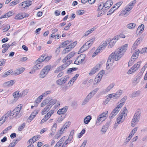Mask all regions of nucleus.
<instances>
[{
	"mask_svg": "<svg viewBox=\"0 0 147 147\" xmlns=\"http://www.w3.org/2000/svg\"><path fill=\"white\" fill-rule=\"evenodd\" d=\"M127 46V44L124 45L113 52L110 55L107 63L106 68L109 69L112 66L115 61H118L120 59L126 52Z\"/></svg>",
	"mask_w": 147,
	"mask_h": 147,
	"instance_id": "f257e3e1",
	"label": "nucleus"
},
{
	"mask_svg": "<svg viewBox=\"0 0 147 147\" xmlns=\"http://www.w3.org/2000/svg\"><path fill=\"white\" fill-rule=\"evenodd\" d=\"M22 107V104L18 105L12 111V116L17 118H19L21 117V113H20V112Z\"/></svg>",
	"mask_w": 147,
	"mask_h": 147,
	"instance_id": "f03ea898",
	"label": "nucleus"
},
{
	"mask_svg": "<svg viewBox=\"0 0 147 147\" xmlns=\"http://www.w3.org/2000/svg\"><path fill=\"white\" fill-rule=\"evenodd\" d=\"M51 68L50 65H48L46 66L40 71L39 74L40 78H43L48 74Z\"/></svg>",
	"mask_w": 147,
	"mask_h": 147,
	"instance_id": "7ed1b4c3",
	"label": "nucleus"
},
{
	"mask_svg": "<svg viewBox=\"0 0 147 147\" xmlns=\"http://www.w3.org/2000/svg\"><path fill=\"white\" fill-rule=\"evenodd\" d=\"M48 101V104L51 108L56 103L57 104L55 105V107L57 108L59 107L60 105V102L59 101H57V100L56 99H53L51 97H48L47 98Z\"/></svg>",
	"mask_w": 147,
	"mask_h": 147,
	"instance_id": "20e7f679",
	"label": "nucleus"
},
{
	"mask_svg": "<svg viewBox=\"0 0 147 147\" xmlns=\"http://www.w3.org/2000/svg\"><path fill=\"white\" fill-rule=\"evenodd\" d=\"M142 63L141 61H138L136 64H135L130 68L127 72V74H130L137 70L140 67V64Z\"/></svg>",
	"mask_w": 147,
	"mask_h": 147,
	"instance_id": "39448f33",
	"label": "nucleus"
},
{
	"mask_svg": "<svg viewBox=\"0 0 147 147\" xmlns=\"http://www.w3.org/2000/svg\"><path fill=\"white\" fill-rule=\"evenodd\" d=\"M120 107H117L115 108L111 113L109 116L110 118L111 119L114 117L118 113L120 109Z\"/></svg>",
	"mask_w": 147,
	"mask_h": 147,
	"instance_id": "423d86ee",
	"label": "nucleus"
},
{
	"mask_svg": "<svg viewBox=\"0 0 147 147\" xmlns=\"http://www.w3.org/2000/svg\"><path fill=\"white\" fill-rule=\"evenodd\" d=\"M125 119V116L119 114L118 115V117L117 119V122L115 123V125H118L119 124L123 122Z\"/></svg>",
	"mask_w": 147,
	"mask_h": 147,
	"instance_id": "0eeeda50",
	"label": "nucleus"
},
{
	"mask_svg": "<svg viewBox=\"0 0 147 147\" xmlns=\"http://www.w3.org/2000/svg\"><path fill=\"white\" fill-rule=\"evenodd\" d=\"M72 62V61L71 60L67 61L66 62V63H65L59 66V68L61 71H62L65 69L67 67L68 65H69Z\"/></svg>",
	"mask_w": 147,
	"mask_h": 147,
	"instance_id": "6e6552de",
	"label": "nucleus"
},
{
	"mask_svg": "<svg viewBox=\"0 0 147 147\" xmlns=\"http://www.w3.org/2000/svg\"><path fill=\"white\" fill-rule=\"evenodd\" d=\"M100 65L99 64L96 66L91 70L89 73V75L90 76L94 74L96 71L100 69Z\"/></svg>",
	"mask_w": 147,
	"mask_h": 147,
	"instance_id": "1a4fd4ad",
	"label": "nucleus"
},
{
	"mask_svg": "<svg viewBox=\"0 0 147 147\" xmlns=\"http://www.w3.org/2000/svg\"><path fill=\"white\" fill-rule=\"evenodd\" d=\"M48 58H49L48 60H49L50 59V57H45L44 55H42L37 60L36 62V63H40L44 61L45 59H47Z\"/></svg>",
	"mask_w": 147,
	"mask_h": 147,
	"instance_id": "9d476101",
	"label": "nucleus"
},
{
	"mask_svg": "<svg viewBox=\"0 0 147 147\" xmlns=\"http://www.w3.org/2000/svg\"><path fill=\"white\" fill-rule=\"evenodd\" d=\"M113 3L111 0H108L105 3H104V6L105 10L109 9L113 5Z\"/></svg>",
	"mask_w": 147,
	"mask_h": 147,
	"instance_id": "9b49d317",
	"label": "nucleus"
},
{
	"mask_svg": "<svg viewBox=\"0 0 147 147\" xmlns=\"http://www.w3.org/2000/svg\"><path fill=\"white\" fill-rule=\"evenodd\" d=\"M68 109L67 106L59 110L57 112V113L59 115H62V114H65V113L67 111Z\"/></svg>",
	"mask_w": 147,
	"mask_h": 147,
	"instance_id": "f8f14e48",
	"label": "nucleus"
},
{
	"mask_svg": "<svg viewBox=\"0 0 147 147\" xmlns=\"http://www.w3.org/2000/svg\"><path fill=\"white\" fill-rule=\"evenodd\" d=\"M75 54V53L74 52H71L64 59L63 62H66L67 60L73 57Z\"/></svg>",
	"mask_w": 147,
	"mask_h": 147,
	"instance_id": "ddd939ff",
	"label": "nucleus"
},
{
	"mask_svg": "<svg viewBox=\"0 0 147 147\" xmlns=\"http://www.w3.org/2000/svg\"><path fill=\"white\" fill-rule=\"evenodd\" d=\"M66 117V114L61 115L57 119V123H60Z\"/></svg>",
	"mask_w": 147,
	"mask_h": 147,
	"instance_id": "4468645a",
	"label": "nucleus"
},
{
	"mask_svg": "<svg viewBox=\"0 0 147 147\" xmlns=\"http://www.w3.org/2000/svg\"><path fill=\"white\" fill-rule=\"evenodd\" d=\"M71 42V40H66L65 42H63L61 45V47H69V44Z\"/></svg>",
	"mask_w": 147,
	"mask_h": 147,
	"instance_id": "2eb2a0df",
	"label": "nucleus"
},
{
	"mask_svg": "<svg viewBox=\"0 0 147 147\" xmlns=\"http://www.w3.org/2000/svg\"><path fill=\"white\" fill-rule=\"evenodd\" d=\"M139 120L140 119H138V118L134 117V116L131 121V126H135L136 123H138L139 121Z\"/></svg>",
	"mask_w": 147,
	"mask_h": 147,
	"instance_id": "dca6fc26",
	"label": "nucleus"
},
{
	"mask_svg": "<svg viewBox=\"0 0 147 147\" xmlns=\"http://www.w3.org/2000/svg\"><path fill=\"white\" fill-rule=\"evenodd\" d=\"M108 111L102 113L99 115V116L100 117V119H104V120H105L106 117H107L108 115Z\"/></svg>",
	"mask_w": 147,
	"mask_h": 147,
	"instance_id": "f3484780",
	"label": "nucleus"
},
{
	"mask_svg": "<svg viewBox=\"0 0 147 147\" xmlns=\"http://www.w3.org/2000/svg\"><path fill=\"white\" fill-rule=\"evenodd\" d=\"M127 96H124L120 100V103L117 106L120 107V108H121L124 105V103L125 101L127 100Z\"/></svg>",
	"mask_w": 147,
	"mask_h": 147,
	"instance_id": "a211bd4d",
	"label": "nucleus"
},
{
	"mask_svg": "<svg viewBox=\"0 0 147 147\" xmlns=\"http://www.w3.org/2000/svg\"><path fill=\"white\" fill-rule=\"evenodd\" d=\"M130 13L127 10H126L125 8L124 10H122L119 16H124L125 17H126Z\"/></svg>",
	"mask_w": 147,
	"mask_h": 147,
	"instance_id": "6ab92c4d",
	"label": "nucleus"
},
{
	"mask_svg": "<svg viewBox=\"0 0 147 147\" xmlns=\"http://www.w3.org/2000/svg\"><path fill=\"white\" fill-rule=\"evenodd\" d=\"M16 82L15 80H13L8 81L6 82H5L4 84L6 86H12Z\"/></svg>",
	"mask_w": 147,
	"mask_h": 147,
	"instance_id": "aec40b11",
	"label": "nucleus"
},
{
	"mask_svg": "<svg viewBox=\"0 0 147 147\" xmlns=\"http://www.w3.org/2000/svg\"><path fill=\"white\" fill-rule=\"evenodd\" d=\"M25 14H18L15 17V19L17 20L22 19L26 16L24 15Z\"/></svg>",
	"mask_w": 147,
	"mask_h": 147,
	"instance_id": "412c9836",
	"label": "nucleus"
},
{
	"mask_svg": "<svg viewBox=\"0 0 147 147\" xmlns=\"http://www.w3.org/2000/svg\"><path fill=\"white\" fill-rule=\"evenodd\" d=\"M12 113L11 111H7V113L5 114L3 116H2L1 118H4L5 119L7 120L8 117L10 115L12 116Z\"/></svg>",
	"mask_w": 147,
	"mask_h": 147,
	"instance_id": "4be33fe9",
	"label": "nucleus"
},
{
	"mask_svg": "<svg viewBox=\"0 0 147 147\" xmlns=\"http://www.w3.org/2000/svg\"><path fill=\"white\" fill-rule=\"evenodd\" d=\"M54 113V111L53 110H51L49 111L46 115H45V117H46L47 119H48L51 117Z\"/></svg>",
	"mask_w": 147,
	"mask_h": 147,
	"instance_id": "5701e85b",
	"label": "nucleus"
},
{
	"mask_svg": "<svg viewBox=\"0 0 147 147\" xmlns=\"http://www.w3.org/2000/svg\"><path fill=\"white\" fill-rule=\"evenodd\" d=\"M51 108L48 105L42 111V115L45 114L46 112H48Z\"/></svg>",
	"mask_w": 147,
	"mask_h": 147,
	"instance_id": "b1692460",
	"label": "nucleus"
},
{
	"mask_svg": "<svg viewBox=\"0 0 147 147\" xmlns=\"http://www.w3.org/2000/svg\"><path fill=\"white\" fill-rule=\"evenodd\" d=\"M143 74V73L140 72L138 74V75L136 76V79L134 80V82H136V84L138 83L139 82V81H138V80L140 78V77L142 76Z\"/></svg>",
	"mask_w": 147,
	"mask_h": 147,
	"instance_id": "393cba45",
	"label": "nucleus"
},
{
	"mask_svg": "<svg viewBox=\"0 0 147 147\" xmlns=\"http://www.w3.org/2000/svg\"><path fill=\"white\" fill-rule=\"evenodd\" d=\"M40 63H37V64L34 66L33 69L34 70H37L40 69L42 67V65Z\"/></svg>",
	"mask_w": 147,
	"mask_h": 147,
	"instance_id": "a878e982",
	"label": "nucleus"
},
{
	"mask_svg": "<svg viewBox=\"0 0 147 147\" xmlns=\"http://www.w3.org/2000/svg\"><path fill=\"white\" fill-rule=\"evenodd\" d=\"M95 40V38H93L86 42V44L88 45V47H90L93 43Z\"/></svg>",
	"mask_w": 147,
	"mask_h": 147,
	"instance_id": "bb28decb",
	"label": "nucleus"
},
{
	"mask_svg": "<svg viewBox=\"0 0 147 147\" xmlns=\"http://www.w3.org/2000/svg\"><path fill=\"white\" fill-rule=\"evenodd\" d=\"M144 25L143 24H141L138 28L137 30L136 33L142 32L144 29Z\"/></svg>",
	"mask_w": 147,
	"mask_h": 147,
	"instance_id": "cd10ccee",
	"label": "nucleus"
},
{
	"mask_svg": "<svg viewBox=\"0 0 147 147\" xmlns=\"http://www.w3.org/2000/svg\"><path fill=\"white\" fill-rule=\"evenodd\" d=\"M71 42L69 44V47L70 48V49H71L73 48H74L77 45V41H75L74 42H73L72 40H71Z\"/></svg>",
	"mask_w": 147,
	"mask_h": 147,
	"instance_id": "c85d7f7f",
	"label": "nucleus"
},
{
	"mask_svg": "<svg viewBox=\"0 0 147 147\" xmlns=\"http://www.w3.org/2000/svg\"><path fill=\"white\" fill-rule=\"evenodd\" d=\"M91 117L90 115H88L84 119V122L85 123L87 124L91 119Z\"/></svg>",
	"mask_w": 147,
	"mask_h": 147,
	"instance_id": "c756f323",
	"label": "nucleus"
},
{
	"mask_svg": "<svg viewBox=\"0 0 147 147\" xmlns=\"http://www.w3.org/2000/svg\"><path fill=\"white\" fill-rule=\"evenodd\" d=\"M13 72V70L12 69H10L7 71L5 72L4 74L3 75L2 77L3 78H5L7 77V76Z\"/></svg>",
	"mask_w": 147,
	"mask_h": 147,
	"instance_id": "7c9ffc66",
	"label": "nucleus"
},
{
	"mask_svg": "<svg viewBox=\"0 0 147 147\" xmlns=\"http://www.w3.org/2000/svg\"><path fill=\"white\" fill-rule=\"evenodd\" d=\"M86 57V55L84 54H82L78 56L77 58V59H79V61H80L82 62L84 61Z\"/></svg>",
	"mask_w": 147,
	"mask_h": 147,
	"instance_id": "2f4dec72",
	"label": "nucleus"
},
{
	"mask_svg": "<svg viewBox=\"0 0 147 147\" xmlns=\"http://www.w3.org/2000/svg\"><path fill=\"white\" fill-rule=\"evenodd\" d=\"M38 140V136H34L32 138L30 139L28 141V142L29 143H30V142H32V143H34L36 141Z\"/></svg>",
	"mask_w": 147,
	"mask_h": 147,
	"instance_id": "473e14b6",
	"label": "nucleus"
},
{
	"mask_svg": "<svg viewBox=\"0 0 147 147\" xmlns=\"http://www.w3.org/2000/svg\"><path fill=\"white\" fill-rule=\"evenodd\" d=\"M85 45L86 44L84 45L80 49V50L78 52V54H80L82 53L84 51H85V50H86L87 49H88L89 48L88 47H86L85 48V49H84Z\"/></svg>",
	"mask_w": 147,
	"mask_h": 147,
	"instance_id": "72a5a7b5",
	"label": "nucleus"
},
{
	"mask_svg": "<svg viewBox=\"0 0 147 147\" xmlns=\"http://www.w3.org/2000/svg\"><path fill=\"white\" fill-rule=\"evenodd\" d=\"M136 24L135 23H131L128 24L127 25V27L129 29H133L135 28L136 26Z\"/></svg>",
	"mask_w": 147,
	"mask_h": 147,
	"instance_id": "f704fd0d",
	"label": "nucleus"
},
{
	"mask_svg": "<svg viewBox=\"0 0 147 147\" xmlns=\"http://www.w3.org/2000/svg\"><path fill=\"white\" fill-rule=\"evenodd\" d=\"M28 92V90L25 89L20 93V97H24Z\"/></svg>",
	"mask_w": 147,
	"mask_h": 147,
	"instance_id": "c9c22d12",
	"label": "nucleus"
},
{
	"mask_svg": "<svg viewBox=\"0 0 147 147\" xmlns=\"http://www.w3.org/2000/svg\"><path fill=\"white\" fill-rule=\"evenodd\" d=\"M101 78L99 76L97 75L94 80V84H95L96 82V84H97L100 81Z\"/></svg>",
	"mask_w": 147,
	"mask_h": 147,
	"instance_id": "e433bc0d",
	"label": "nucleus"
},
{
	"mask_svg": "<svg viewBox=\"0 0 147 147\" xmlns=\"http://www.w3.org/2000/svg\"><path fill=\"white\" fill-rule=\"evenodd\" d=\"M13 95L14 98H18L20 97V93H19V91H17L14 92L13 94Z\"/></svg>",
	"mask_w": 147,
	"mask_h": 147,
	"instance_id": "4c0bfd02",
	"label": "nucleus"
},
{
	"mask_svg": "<svg viewBox=\"0 0 147 147\" xmlns=\"http://www.w3.org/2000/svg\"><path fill=\"white\" fill-rule=\"evenodd\" d=\"M116 41H114L113 40L111 39L109 42V47L110 48H111L116 43Z\"/></svg>",
	"mask_w": 147,
	"mask_h": 147,
	"instance_id": "58836bf2",
	"label": "nucleus"
},
{
	"mask_svg": "<svg viewBox=\"0 0 147 147\" xmlns=\"http://www.w3.org/2000/svg\"><path fill=\"white\" fill-rule=\"evenodd\" d=\"M108 128V125H105L102 127L101 130V131L102 133L103 134H105L107 129Z\"/></svg>",
	"mask_w": 147,
	"mask_h": 147,
	"instance_id": "ea45409f",
	"label": "nucleus"
},
{
	"mask_svg": "<svg viewBox=\"0 0 147 147\" xmlns=\"http://www.w3.org/2000/svg\"><path fill=\"white\" fill-rule=\"evenodd\" d=\"M140 93V91L139 90L134 92L132 94V97H136L138 96Z\"/></svg>",
	"mask_w": 147,
	"mask_h": 147,
	"instance_id": "a19ab883",
	"label": "nucleus"
},
{
	"mask_svg": "<svg viewBox=\"0 0 147 147\" xmlns=\"http://www.w3.org/2000/svg\"><path fill=\"white\" fill-rule=\"evenodd\" d=\"M104 120V119H100V117L98 116L97 118L96 125H98L101 123Z\"/></svg>",
	"mask_w": 147,
	"mask_h": 147,
	"instance_id": "79ce46f5",
	"label": "nucleus"
},
{
	"mask_svg": "<svg viewBox=\"0 0 147 147\" xmlns=\"http://www.w3.org/2000/svg\"><path fill=\"white\" fill-rule=\"evenodd\" d=\"M127 110L126 107H124L123 109L122 112L120 114L125 117L127 114Z\"/></svg>",
	"mask_w": 147,
	"mask_h": 147,
	"instance_id": "37998d69",
	"label": "nucleus"
},
{
	"mask_svg": "<svg viewBox=\"0 0 147 147\" xmlns=\"http://www.w3.org/2000/svg\"><path fill=\"white\" fill-rule=\"evenodd\" d=\"M140 52L139 50H136L135 51V52L133 54L132 56L133 57H136L137 58H138L139 54Z\"/></svg>",
	"mask_w": 147,
	"mask_h": 147,
	"instance_id": "c03bdc74",
	"label": "nucleus"
},
{
	"mask_svg": "<svg viewBox=\"0 0 147 147\" xmlns=\"http://www.w3.org/2000/svg\"><path fill=\"white\" fill-rule=\"evenodd\" d=\"M114 83L111 84L106 88V91L107 92H109L114 86Z\"/></svg>",
	"mask_w": 147,
	"mask_h": 147,
	"instance_id": "a18cd8bd",
	"label": "nucleus"
},
{
	"mask_svg": "<svg viewBox=\"0 0 147 147\" xmlns=\"http://www.w3.org/2000/svg\"><path fill=\"white\" fill-rule=\"evenodd\" d=\"M122 93V91L121 90H119L115 93L116 95V98H117L119 97L120 96V95H121Z\"/></svg>",
	"mask_w": 147,
	"mask_h": 147,
	"instance_id": "49530a36",
	"label": "nucleus"
},
{
	"mask_svg": "<svg viewBox=\"0 0 147 147\" xmlns=\"http://www.w3.org/2000/svg\"><path fill=\"white\" fill-rule=\"evenodd\" d=\"M48 99H47V98L43 100L41 104V107H42L45 106L47 104H48Z\"/></svg>",
	"mask_w": 147,
	"mask_h": 147,
	"instance_id": "de8ad7c7",
	"label": "nucleus"
},
{
	"mask_svg": "<svg viewBox=\"0 0 147 147\" xmlns=\"http://www.w3.org/2000/svg\"><path fill=\"white\" fill-rule=\"evenodd\" d=\"M107 42L105 41L99 47L102 50H103L107 45Z\"/></svg>",
	"mask_w": 147,
	"mask_h": 147,
	"instance_id": "09e8293b",
	"label": "nucleus"
},
{
	"mask_svg": "<svg viewBox=\"0 0 147 147\" xmlns=\"http://www.w3.org/2000/svg\"><path fill=\"white\" fill-rule=\"evenodd\" d=\"M85 12L83 10H78L76 12V14L78 15H81L84 14Z\"/></svg>",
	"mask_w": 147,
	"mask_h": 147,
	"instance_id": "8fccbe9b",
	"label": "nucleus"
},
{
	"mask_svg": "<svg viewBox=\"0 0 147 147\" xmlns=\"http://www.w3.org/2000/svg\"><path fill=\"white\" fill-rule=\"evenodd\" d=\"M134 116L140 119V112L139 111H136Z\"/></svg>",
	"mask_w": 147,
	"mask_h": 147,
	"instance_id": "3c124183",
	"label": "nucleus"
},
{
	"mask_svg": "<svg viewBox=\"0 0 147 147\" xmlns=\"http://www.w3.org/2000/svg\"><path fill=\"white\" fill-rule=\"evenodd\" d=\"M136 0H134L129 3L128 5H129V6H130L133 8L136 3Z\"/></svg>",
	"mask_w": 147,
	"mask_h": 147,
	"instance_id": "603ef678",
	"label": "nucleus"
},
{
	"mask_svg": "<svg viewBox=\"0 0 147 147\" xmlns=\"http://www.w3.org/2000/svg\"><path fill=\"white\" fill-rule=\"evenodd\" d=\"M56 83L58 85H61L64 83L63 82V80H62V78L57 80L56 81Z\"/></svg>",
	"mask_w": 147,
	"mask_h": 147,
	"instance_id": "864d4df0",
	"label": "nucleus"
},
{
	"mask_svg": "<svg viewBox=\"0 0 147 147\" xmlns=\"http://www.w3.org/2000/svg\"><path fill=\"white\" fill-rule=\"evenodd\" d=\"M25 125L26 124L25 123H24L20 125L18 128V130L19 131H21L24 128Z\"/></svg>",
	"mask_w": 147,
	"mask_h": 147,
	"instance_id": "5fc2aeb1",
	"label": "nucleus"
},
{
	"mask_svg": "<svg viewBox=\"0 0 147 147\" xmlns=\"http://www.w3.org/2000/svg\"><path fill=\"white\" fill-rule=\"evenodd\" d=\"M77 68L76 67H73L69 68L67 70V73H70L72 71L77 70Z\"/></svg>",
	"mask_w": 147,
	"mask_h": 147,
	"instance_id": "6e6d98bb",
	"label": "nucleus"
},
{
	"mask_svg": "<svg viewBox=\"0 0 147 147\" xmlns=\"http://www.w3.org/2000/svg\"><path fill=\"white\" fill-rule=\"evenodd\" d=\"M57 127V124L55 123L53 124L52 127V128L51 131L53 132V133H55L56 131V129Z\"/></svg>",
	"mask_w": 147,
	"mask_h": 147,
	"instance_id": "4d7b16f0",
	"label": "nucleus"
},
{
	"mask_svg": "<svg viewBox=\"0 0 147 147\" xmlns=\"http://www.w3.org/2000/svg\"><path fill=\"white\" fill-rule=\"evenodd\" d=\"M138 44V41H136L133 44L131 49L134 50L137 47Z\"/></svg>",
	"mask_w": 147,
	"mask_h": 147,
	"instance_id": "13d9d810",
	"label": "nucleus"
},
{
	"mask_svg": "<svg viewBox=\"0 0 147 147\" xmlns=\"http://www.w3.org/2000/svg\"><path fill=\"white\" fill-rule=\"evenodd\" d=\"M103 7L105 8L104 6V3H102V4H100L99 6L98 7V11H100L101 10Z\"/></svg>",
	"mask_w": 147,
	"mask_h": 147,
	"instance_id": "bf43d9fd",
	"label": "nucleus"
},
{
	"mask_svg": "<svg viewBox=\"0 0 147 147\" xmlns=\"http://www.w3.org/2000/svg\"><path fill=\"white\" fill-rule=\"evenodd\" d=\"M79 76V74H76L74 77H73L71 80L73 82L72 84H73L74 82L75 81V80H76L77 78Z\"/></svg>",
	"mask_w": 147,
	"mask_h": 147,
	"instance_id": "052dcab7",
	"label": "nucleus"
},
{
	"mask_svg": "<svg viewBox=\"0 0 147 147\" xmlns=\"http://www.w3.org/2000/svg\"><path fill=\"white\" fill-rule=\"evenodd\" d=\"M71 49H70V48L68 47H67L65 49L63 50V52L64 54L66 53L69 52Z\"/></svg>",
	"mask_w": 147,
	"mask_h": 147,
	"instance_id": "680f3d73",
	"label": "nucleus"
},
{
	"mask_svg": "<svg viewBox=\"0 0 147 147\" xmlns=\"http://www.w3.org/2000/svg\"><path fill=\"white\" fill-rule=\"evenodd\" d=\"M12 126H9L8 127H7L2 132V133L3 134H4L5 133H6L7 132V131H8L9 130L11 129L12 128Z\"/></svg>",
	"mask_w": 147,
	"mask_h": 147,
	"instance_id": "e2e57ef3",
	"label": "nucleus"
},
{
	"mask_svg": "<svg viewBox=\"0 0 147 147\" xmlns=\"http://www.w3.org/2000/svg\"><path fill=\"white\" fill-rule=\"evenodd\" d=\"M111 99L108 96V97L106 99V100L103 101V104L104 105L107 104L110 100Z\"/></svg>",
	"mask_w": 147,
	"mask_h": 147,
	"instance_id": "0e129e2a",
	"label": "nucleus"
},
{
	"mask_svg": "<svg viewBox=\"0 0 147 147\" xmlns=\"http://www.w3.org/2000/svg\"><path fill=\"white\" fill-rule=\"evenodd\" d=\"M38 113V111H34L30 115H31L32 116H33V118H34V117Z\"/></svg>",
	"mask_w": 147,
	"mask_h": 147,
	"instance_id": "69168bd1",
	"label": "nucleus"
},
{
	"mask_svg": "<svg viewBox=\"0 0 147 147\" xmlns=\"http://www.w3.org/2000/svg\"><path fill=\"white\" fill-rule=\"evenodd\" d=\"M19 3V1H13L10 3V6H12L13 5H15L18 3Z\"/></svg>",
	"mask_w": 147,
	"mask_h": 147,
	"instance_id": "338daca9",
	"label": "nucleus"
},
{
	"mask_svg": "<svg viewBox=\"0 0 147 147\" xmlns=\"http://www.w3.org/2000/svg\"><path fill=\"white\" fill-rule=\"evenodd\" d=\"M69 76H65L64 78L63 79V82L64 83H65L69 79Z\"/></svg>",
	"mask_w": 147,
	"mask_h": 147,
	"instance_id": "774afa93",
	"label": "nucleus"
}]
</instances>
